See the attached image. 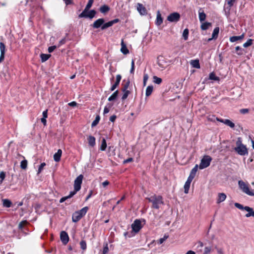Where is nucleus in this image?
I'll list each match as a JSON object with an SVG mask.
<instances>
[{"label":"nucleus","mask_w":254,"mask_h":254,"mask_svg":"<svg viewBox=\"0 0 254 254\" xmlns=\"http://www.w3.org/2000/svg\"><path fill=\"white\" fill-rule=\"evenodd\" d=\"M195 174L190 171V175H189V177L188 178V179L192 181V180L195 177Z\"/></svg>","instance_id":"4d7b16f0"},{"label":"nucleus","mask_w":254,"mask_h":254,"mask_svg":"<svg viewBox=\"0 0 254 254\" xmlns=\"http://www.w3.org/2000/svg\"><path fill=\"white\" fill-rule=\"evenodd\" d=\"M153 82L156 84H160L162 82V79L160 77L156 76H154L153 77Z\"/></svg>","instance_id":"c9c22d12"},{"label":"nucleus","mask_w":254,"mask_h":254,"mask_svg":"<svg viewBox=\"0 0 254 254\" xmlns=\"http://www.w3.org/2000/svg\"><path fill=\"white\" fill-rule=\"evenodd\" d=\"M96 12L95 10H91L90 11L84 9L83 11L78 15L79 18H89L92 19L95 15Z\"/></svg>","instance_id":"423d86ee"},{"label":"nucleus","mask_w":254,"mask_h":254,"mask_svg":"<svg viewBox=\"0 0 254 254\" xmlns=\"http://www.w3.org/2000/svg\"><path fill=\"white\" fill-rule=\"evenodd\" d=\"M137 10L141 15H144L147 14L146 8L141 3H138L137 4Z\"/></svg>","instance_id":"f8f14e48"},{"label":"nucleus","mask_w":254,"mask_h":254,"mask_svg":"<svg viewBox=\"0 0 254 254\" xmlns=\"http://www.w3.org/2000/svg\"><path fill=\"white\" fill-rule=\"evenodd\" d=\"M107 147V143L106 139L103 138L102 140L101 145L100 146V150L102 151H105Z\"/></svg>","instance_id":"2f4dec72"},{"label":"nucleus","mask_w":254,"mask_h":254,"mask_svg":"<svg viewBox=\"0 0 254 254\" xmlns=\"http://www.w3.org/2000/svg\"><path fill=\"white\" fill-rule=\"evenodd\" d=\"M5 177V173L2 171L0 173V185H1Z\"/></svg>","instance_id":"de8ad7c7"},{"label":"nucleus","mask_w":254,"mask_h":254,"mask_svg":"<svg viewBox=\"0 0 254 254\" xmlns=\"http://www.w3.org/2000/svg\"><path fill=\"white\" fill-rule=\"evenodd\" d=\"M168 238V236H164L163 238H162L159 240V244H162L167 238Z\"/></svg>","instance_id":"13d9d810"},{"label":"nucleus","mask_w":254,"mask_h":254,"mask_svg":"<svg viewBox=\"0 0 254 254\" xmlns=\"http://www.w3.org/2000/svg\"><path fill=\"white\" fill-rule=\"evenodd\" d=\"M198 165L196 164L195 166L191 169V172H192V173L196 175V172L198 170Z\"/></svg>","instance_id":"052dcab7"},{"label":"nucleus","mask_w":254,"mask_h":254,"mask_svg":"<svg viewBox=\"0 0 254 254\" xmlns=\"http://www.w3.org/2000/svg\"><path fill=\"white\" fill-rule=\"evenodd\" d=\"M130 84V81L129 80H127V82L124 84L123 88L122 89V91L128 90L127 88L129 87Z\"/></svg>","instance_id":"a18cd8bd"},{"label":"nucleus","mask_w":254,"mask_h":254,"mask_svg":"<svg viewBox=\"0 0 254 254\" xmlns=\"http://www.w3.org/2000/svg\"><path fill=\"white\" fill-rule=\"evenodd\" d=\"M211 26V23L210 22H203L201 25V29L202 30H206L209 28V27Z\"/></svg>","instance_id":"cd10ccee"},{"label":"nucleus","mask_w":254,"mask_h":254,"mask_svg":"<svg viewBox=\"0 0 254 254\" xmlns=\"http://www.w3.org/2000/svg\"><path fill=\"white\" fill-rule=\"evenodd\" d=\"M51 57L50 55L42 54L40 55L41 59L42 62H45L47 61L49 58Z\"/></svg>","instance_id":"7c9ffc66"},{"label":"nucleus","mask_w":254,"mask_h":254,"mask_svg":"<svg viewBox=\"0 0 254 254\" xmlns=\"http://www.w3.org/2000/svg\"><path fill=\"white\" fill-rule=\"evenodd\" d=\"M245 210L248 212L245 215L246 217H254V210L252 208L246 206Z\"/></svg>","instance_id":"2eb2a0df"},{"label":"nucleus","mask_w":254,"mask_h":254,"mask_svg":"<svg viewBox=\"0 0 254 254\" xmlns=\"http://www.w3.org/2000/svg\"><path fill=\"white\" fill-rule=\"evenodd\" d=\"M240 112L242 114H245L249 112V109H242L240 110Z\"/></svg>","instance_id":"69168bd1"},{"label":"nucleus","mask_w":254,"mask_h":254,"mask_svg":"<svg viewBox=\"0 0 254 254\" xmlns=\"http://www.w3.org/2000/svg\"><path fill=\"white\" fill-rule=\"evenodd\" d=\"M121 51L124 55H127L129 53V51L127 49L126 45L124 43L123 40H122L121 42Z\"/></svg>","instance_id":"f3484780"},{"label":"nucleus","mask_w":254,"mask_h":254,"mask_svg":"<svg viewBox=\"0 0 254 254\" xmlns=\"http://www.w3.org/2000/svg\"><path fill=\"white\" fill-rule=\"evenodd\" d=\"M189 30L188 29H185L183 33V37L185 40H187L188 39V36H189Z\"/></svg>","instance_id":"e433bc0d"},{"label":"nucleus","mask_w":254,"mask_h":254,"mask_svg":"<svg viewBox=\"0 0 254 254\" xmlns=\"http://www.w3.org/2000/svg\"><path fill=\"white\" fill-rule=\"evenodd\" d=\"M120 21L119 19L116 18L113 20L110 21L108 22H106L105 23H103L102 26H101V29L102 30H105L107 28H108L109 27L112 26L113 24L117 23Z\"/></svg>","instance_id":"1a4fd4ad"},{"label":"nucleus","mask_w":254,"mask_h":254,"mask_svg":"<svg viewBox=\"0 0 254 254\" xmlns=\"http://www.w3.org/2000/svg\"><path fill=\"white\" fill-rule=\"evenodd\" d=\"M27 166V161L26 160H22L20 163V167L22 169H25Z\"/></svg>","instance_id":"a19ab883"},{"label":"nucleus","mask_w":254,"mask_h":254,"mask_svg":"<svg viewBox=\"0 0 254 254\" xmlns=\"http://www.w3.org/2000/svg\"><path fill=\"white\" fill-rule=\"evenodd\" d=\"M118 91L116 90L115 91L111 96H110L108 98L109 101H112L115 100L118 96Z\"/></svg>","instance_id":"473e14b6"},{"label":"nucleus","mask_w":254,"mask_h":254,"mask_svg":"<svg viewBox=\"0 0 254 254\" xmlns=\"http://www.w3.org/2000/svg\"><path fill=\"white\" fill-rule=\"evenodd\" d=\"M100 11L102 13H106L110 10V7L107 5L104 4L100 7Z\"/></svg>","instance_id":"a878e982"},{"label":"nucleus","mask_w":254,"mask_h":254,"mask_svg":"<svg viewBox=\"0 0 254 254\" xmlns=\"http://www.w3.org/2000/svg\"><path fill=\"white\" fill-rule=\"evenodd\" d=\"M148 79V75L147 73H144L143 75V86H145L146 85L147 81Z\"/></svg>","instance_id":"603ef678"},{"label":"nucleus","mask_w":254,"mask_h":254,"mask_svg":"<svg viewBox=\"0 0 254 254\" xmlns=\"http://www.w3.org/2000/svg\"><path fill=\"white\" fill-rule=\"evenodd\" d=\"M105 20L104 18H99L94 21V22L92 24V27L94 28H99L100 27L101 28L103 24L104 23Z\"/></svg>","instance_id":"ddd939ff"},{"label":"nucleus","mask_w":254,"mask_h":254,"mask_svg":"<svg viewBox=\"0 0 254 254\" xmlns=\"http://www.w3.org/2000/svg\"><path fill=\"white\" fill-rule=\"evenodd\" d=\"M45 166H46V163L44 162L41 164V165L39 166V168H38V173H37L38 174H40L42 171V170L44 169V167Z\"/></svg>","instance_id":"09e8293b"},{"label":"nucleus","mask_w":254,"mask_h":254,"mask_svg":"<svg viewBox=\"0 0 254 254\" xmlns=\"http://www.w3.org/2000/svg\"><path fill=\"white\" fill-rule=\"evenodd\" d=\"M27 223V222L26 220L21 221L19 224V225H18L19 228L20 229H22L23 228V226L24 225H25Z\"/></svg>","instance_id":"0e129e2a"},{"label":"nucleus","mask_w":254,"mask_h":254,"mask_svg":"<svg viewBox=\"0 0 254 254\" xmlns=\"http://www.w3.org/2000/svg\"><path fill=\"white\" fill-rule=\"evenodd\" d=\"M131 228L133 232L138 233L142 228L140 220L136 219L131 224Z\"/></svg>","instance_id":"0eeeda50"},{"label":"nucleus","mask_w":254,"mask_h":254,"mask_svg":"<svg viewBox=\"0 0 254 254\" xmlns=\"http://www.w3.org/2000/svg\"><path fill=\"white\" fill-rule=\"evenodd\" d=\"M209 78L211 80H219V77L216 76L214 72L209 74Z\"/></svg>","instance_id":"4c0bfd02"},{"label":"nucleus","mask_w":254,"mask_h":254,"mask_svg":"<svg viewBox=\"0 0 254 254\" xmlns=\"http://www.w3.org/2000/svg\"><path fill=\"white\" fill-rule=\"evenodd\" d=\"M62 154V150L59 149L58 151L54 155V160L58 162L60 161Z\"/></svg>","instance_id":"412c9836"},{"label":"nucleus","mask_w":254,"mask_h":254,"mask_svg":"<svg viewBox=\"0 0 254 254\" xmlns=\"http://www.w3.org/2000/svg\"><path fill=\"white\" fill-rule=\"evenodd\" d=\"M153 87L152 85L148 86L147 87V88L146 89V91H145V95L146 97H148L151 94V93L153 91Z\"/></svg>","instance_id":"c85d7f7f"},{"label":"nucleus","mask_w":254,"mask_h":254,"mask_svg":"<svg viewBox=\"0 0 254 254\" xmlns=\"http://www.w3.org/2000/svg\"><path fill=\"white\" fill-rule=\"evenodd\" d=\"M198 17L200 22L204 21L206 18V14L202 11L201 9H200L198 11Z\"/></svg>","instance_id":"5701e85b"},{"label":"nucleus","mask_w":254,"mask_h":254,"mask_svg":"<svg viewBox=\"0 0 254 254\" xmlns=\"http://www.w3.org/2000/svg\"><path fill=\"white\" fill-rule=\"evenodd\" d=\"M192 181L187 179V181L186 182L185 185L184 186V192L186 194H187L189 193V189L190 188V183Z\"/></svg>","instance_id":"4be33fe9"},{"label":"nucleus","mask_w":254,"mask_h":254,"mask_svg":"<svg viewBox=\"0 0 254 254\" xmlns=\"http://www.w3.org/2000/svg\"><path fill=\"white\" fill-rule=\"evenodd\" d=\"M148 200L152 203V207L156 209H159L161 205L164 204L163 197L160 195H154L148 198Z\"/></svg>","instance_id":"f257e3e1"},{"label":"nucleus","mask_w":254,"mask_h":254,"mask_svg":"<svg viewBox=\"0 0 254 254\" xmlns=\"http://www.w3.org/2000/svg\"><path fill=\"white\" fill-rule=\"evenodd\" d=\"M225 125L230 127L231 128L235 127V124L232 122L228 119H225Z\"/></svg>","instance_id":"72a5a7b5"},{"label":"nucleus","mask_w":254,"mask_h":254,"mask_svg":"<svg viewBox=\"0 0 254 254\" xmlns=\"http://www.w3.org/2000/svg\"><path fill=\"white\" fill-rule=\"evenodd\" d=\"M236 145L237 146L234 149L238 154L244 156L248 154L247 148L246 146L242 143V139L240 137L238 138Z\"/></svg>","instance_id":"f03ea898"},{"label":"nucleus","mask_w":254,"mask_h":254,"mask_svg":"<svg viewBox=\"0 0 254 254\" xmlns=\"http://www.w3.org/2000/svg\"><path fill=\"white\" fill-rule=\"evenodd\" d=\"M80 246L81 249L85 250L86 249V243L85 241L82 240L80 241Z\"/></svg>","instance_id":"c03bdc74"},{"label":"nucleus","mask_w":254,"mask_h":254,"mask_svg":"<svg viewBox=\"0 0 254 254\" xmlns=\"http://www.w3.org/2000/svg\"><path fill=\"white\" fill-rule=\"evenodd\" d=\"M226 195L224 193H219L217 199V203H220L224 201L226 198Z\"/></svg>","instance_id":"a211bd4d"},{"label":"nucleus","mask_w":254,"mask_h":254,"mask_svg":"<svg viewBox=\"0 0 254 254\" xmlns=\"http://www.w3.org/2000/svg\"><path fill=\"white\" fill-rule=\"evenodd\" d=\"M100 120V116L99 115H97L95 119L92 123L91 127H95L99 123Z\"/></svg>","instance_id":"f704fd0d"},{"label":"nucleus","mask_w":254,"mask_h":254,"mask_svg":"<svg viewBox=\"0 0 254 254\" xmlns=\"http://www.w3.org/2000/svg\"><path fill=\"white\" fill-rule=\"evenodd\" d=\"M116 118H117V117H116V115H113V116L110 117V121L111 122H114Z\"/></svg>","instance_id":"774afa93"},{"label":"nucleus","mask_w":254,"mask_h":254,"mask_svg":"<svg viewBox=\"0 0 254 254\" xmlns=\"http://www.w3.org/2000/svg\"><path fill=\"white\" fill-rule=\"evenodd\" d=\"M83 178V175H80L74 180V190L70 191L71 192V195H74L78 191L80 190Z\"/></svg>","instance_id":"20e7f679"},{"label":"nucleus","mask_w":254,"mask_h":254,"mask_svg":"<svg viewBox=\"0 0 254 254\" xmlns=\"http://www.w3.org/2000/svg\"><path fill=\"white\" fill-rule=\"evenodd\" d=\"M73 195H71V192H70V193L68 195L66 196H64V197H63L62 198H61L60 200V203H63L64 202V201H65L66 199H68V198H71V197H72Z\"/></svg>","instance_id":"ea45409f"},{"label":"nucleus","mask_w":254,"mask_h":254,"mask_svg":"<svg viewBox=\"0 0 254 254\" xmlns=\"http://www.w3.org/2000/svg\"><path fill=\"white\" fill-rule=\"evenodd\" d=\"M219 32V28L218 27H215L214 29L213 30L212 34V37L210 38H209L208 39V41L210 42L213 39H216L217 38L218 34Z\"/></svg>","instance_id":"4468645a"},{"label":"nucleus","mask_w":254,"mask_h":254,"mask_svg":"<svg viewBox=\"0 0 254 254\" xmlns=\"http://www.w3.org/2000/svg\"><path fill=\"white\" fill-rule=\"evenodd\" d=\"M211 160L212 158L210 156L205 155L201 160L199 168L200 169H203L207 168L210 165Z\"/></svg>","instance_id":"39448f33"},{"label":"nucleus","mask_w":254,"mask_h":254,"mask_svg":"<svg viewBox=\"0 0 254 254\" xmlns=\"http://www.w3.org/2000/svg\"><path fill=\"white\" fill-rule=\"evenodd\" d=\"M0 63H1L4 59V55L5 52V46L3 43L0 42Z\"/></svg>","instance_id":"9d476101"},{"label":"nucleus","mask_w":254,"mask_h":254,"mask_svg":"<svg viewBox=\"0 0 254 254\" xmlns=\"http://www.w3.org/2000/svg\"><path fill=\"white\" fill-rule=\"evenodd\" d=\"M235 50L238 51L237 54L238 55H242L243 54V49L240 46H237L235 48Z\"/></svg>","instance_id":"49530a36"},{"label":"nucleus","mask_w":254,"mask_h":254,"mask_svg":"<svg viewBox=\"0 0 254 254\" xmlns=\"http://www.w3.org/2000/svg\"><path fill=\"white\" fill-rule=\"evenodd\" d=\"M122 78V76L120 74H118L116 76V81L115 82V84L119 85L120 84V82L121 81Z\"/></svg>","instance_id":"5fc2aeb1"},{"label":"nucleus","mask_w":254,"mask_h":254,"mask_svg":"<svg viewBox=\"0 0 254 254\" xmlns=\"http://www.w3.org/2000/svg\"><path fill=\"white\" fill-rule=\"evenodd\" d=\"M236 0H228L227 3L230 7H231Z\"/></svg>","instance_id":"680f3d73"},{"label":"nucleus","mask_w":254,"mask_h":254,"mask_svg":"<svg viewBox=\"0 0 254 254\" xmlns=\"http://www.w3.org/2000/svg\"><path fill=\"white\" fill-rule=\"evenodd\" d=\"M215 249H216L217 252L218 254H224L223 250L222 248L216 247Z\"/></svg>","instance_id":"e2e57ef3"},{"label":"nucleus","mask_w":254,"mask_h":254,"mask_svg":"<svg viewBox=\"0 0 254 254\" xmlns=\"http://www.w3.org/2000/svg\"><path fill=\"white\" fill-rule=\"evenodd\" d=\"M68 106L71 107H75L77 105V103L75 101H72L68 104Z\"/></svg>","instance_id":"338daca9"},{"label":"nucleus","mask_w":254,"mask_h":254,"mask_svg":"<svg viewBox=\"0 0 254 254\" xmlns=\"http://www.w3.org/2000/svg\"><path fill=\"white\" fill-rule=\"evenodd\" d=\"M66 40L65 38H64L62 40H61L59 43L58 47H60L61 46L64 44L66 42Z\"/></svg>","instance_id":"6e6d98bb"},{"label":"nucleus","mask_w":254,"mask_h":254,"mask_svg":"<svg viewBox=\"0 0 254 254\" xmlns=\"http://www.w3.org/2000/svg\"><path fill=\"white\" fill-rule=\"evenodd\" d=\"M88 209V207L86 206V207L82 208L80 210L77 211L76 212H77L81 216V217H82L86 214Z\"/></svg>","instance_id":"bb28decb"},{"label":"nucleus","mask_w":254,"mask_h":254,"mask_svg":"<svg viewBox=\"0 0 254 254\" xmlns=\"http://www.w3.org/2000/svg\"><path fill=\"white\" fill-rule=\"evenodd\" d=\"M88 142L89 145L92 147L94 146L96 144L95 138L93 136L90 135L88 138Z\"/></svg>","instance_id":"393cba45"},{"label":"nucleus","mask_w":254,"mask_h":254,"mask_svg":"<svg viewBox=\"0 0 254 254\" xmlns=\"http://www.w3.org/2000/svg\"><path fill=\"white\" fill-rule=\"evenodd\" d=\"M3 206L6 207H10L11 206L12 203L11 201L8 199H4L2 200Z\"/></svg>","instance_id":"c756f323"},{"label":"nucleus","mask_w":254,"mask_h":254,"mask_svg":"<svg viewBox=\"0 0 254 254\" xmlns=\"http://www.w3.org/2000/svg\"><path fill=\"white\" fill-rule=\"evenodd\" d=\"M190 64L192 67L197 69L200 67L199 60L197 59L191 60L190 61Z\"/></svg>","instance_id":"6ab92c4d"},{"label":"nucleus","mask_w":254,"mask_h":254,"mask_svg":"<svg viewBox=\"0 0 254 254\" xmlns=\"http://www.w3.org/2000/svg\"><path fill=\"white\" fill-rule=\"evenodd\" d=\"M253 44V40L249 39L246 43L243 44V47L245 48L251 46Z\"/></svg>","instance_id":"79ce46f5"},{"label":"nucleus","mask_w":254,"mask_h":254,"mask_svg":"<svg viewBox=\"0 0 254 254\" xmlns=\"http://www.w3.org/2000/svg\"><path fill=\"white\" fill-rule=\"evenodd\" d=\"M180 18V15L178 12H173L167 17V20L170 22H178Z\"/></svg>","instance_id":"6e6552de"},{"label":"nucleus","mask_w":254,"mask_h":254,"mask_svg":"<svg viewBox=\"0 0 254 254\" xmlns=\"http://www.w3.org/2000/svg\"><path fill=\"white\" fill-rule=\"evenodd\" d=\"M238 186L239 189L245 193L250 196H254V191L251 190L249 188V184L245 183L242 180L238 181Z\"/></svg>","instance_id":"7ed1b4c3"},{"label":"nucleus","mask_w":254,"mask_h":254,"mask_svg":"<svg viewBox=\"0 0 254 254\" xmlns=\"http://www.w3.org/2000/svg\"><path fill=\"white\" fill-rule=\"evenodd\" d=\"M93 1L94 0H89L87 5L85 6V8H84V9H85L86 11L89 10V9L91 8L93 3Z\"/></svg>","instance_id":"58836bf2"},{"label":"nucleus","mask_w":254,"mask_h":254,"mask_svg":"<svg viewBox=\"0 0 254 254\" xmlns=\"http://www.w3.org/2000/svg\"><path fill=\"white\" fill-rule=\"evenodd\" d=\"M244 37H245L244 33H243L242 35H241L240 36H232L230 38V41L231 42H235L238 40H241L244 38Z\"/></svg>","instance_id":"dca6fc26"},{"label":"nucleus","mask_w":254,"mask_h":254,"mask_svg":"<svg viewBox=\"0 0 254 254\" xmlns=\"http://www.w3.org/2000/svg\"><path fill=\"white\" fill-rule=\"evenodd\" d=\"M123 92H124V94L122 96V99L123 100H124L126 99H127V98L128 96V95L130 93V91L129 90H125V91H123Z\"/></svg>","instance_id":"37998d69"},{"label":"nucleus","mask_w":254,"mask_h":254,"mask_svg":"<svg viewBox=\"0 0 254 254\" xmlns=\"http://www.w3.org/2000/svg\"><path fill=\"white\" fill-rule=\"evenodd\" d=\"M61 240L64 244H66L69 241V237L66 232L62 231L60 235Z\"/></svg>","instance_id":"9b49d317"},{"label":"nucleus","mask_w":254,"mask_h":254,"mask_svg":"<svg viewBox=\"0 0 254 254\" xmlns=\"http://www.w3.org/2000/svg\"><path fill=\"white\" fill-rule=\"evenodd\" d=\"M134 67H135L134 62V60H132V61H131V68H130V73H132V74L134 73Z\"/></svg>","instance_id":"864d4df0"},{"label":"nucleus","mask_w":254,"mask_h":254,"mask_svg":"<svg viewBox=\"0 0 254 254\" xmlns=\"http://www.w3.org/2000/svg\"><path fill=\"white\" fill-rule=\"evenodd\" d=\"M81 218V216L75 211L72 214V220L73 222H77L79 221Z\"/></svg>","instance_id":"b1692460"},{"label":"nucleus","mask_w":254,"mask_h":254,"mask_svg":"<svg viewBox=\"0 0 254 254\" xmlns=\"http://www.w3.org/2000/svg\"><path fill=\"white\" fill-rule=\"evenodd\" d=\"M57 48V46H51V47H49L48 48V52L49 53H52Z\"/></svg>","instance_id":"bf43d9fd"},{"label":"nucleus","mask_w":254,"mask_h":254,"mask_svg":"<svg viewBox=\"0 0 254 254\" xmlns=\"http://www.w3.org/2000/svg\"><path fill=\"white\" fill-rule=\"evenodd\" d=\"M211 251V247H206L204 248L203 254H209Z\"/></svg>","instance_id":"3c124183"},{"label":"nucleus","mask_w":254,"mask_h":254,"mask_svg":"<svg viewBox=\"0 0 254 254\" xmlns=\"http://www.w3.org/2000/svg\"><path fill=\"white\" fill-rule=\"evenodd\" d=\"M163 23V18H162L161 14L159 11L157 12L156 19L155 23L157 25H160Z\"/></svg>","instance_id":"aec40b11"},{"label":"nucleus","mask_w":254,"mask_h":254,"mask_svg":"<svg viewBox=\"0 0 254 254\" xmlns=\"http://www.w3.org/2000/svg\"><path fill=\"white\" fill-rule=\"evenodd\" d=\"M234 205L238 209L245 210L246 206H243L242 204L237 202L235 203Z\"/></svg>","instance_id":"8fccbe9b"}]
</instances>
